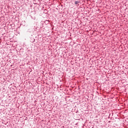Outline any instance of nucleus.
<instances>
[{"instance_id": "nucleus-1", "label": "nucleus", "mask_w": 128, "mask_h": 128, "mask_svg": "<svg viewBox=\"0 0 128 128\" xmlns=\"http://www.w3.org/2000/svg\"><path fill=\"white\" fill-rule=\"evenodd\" d=\"M74 4H80V2L78 1H75Z\"/></svg>"}]
</instances>
